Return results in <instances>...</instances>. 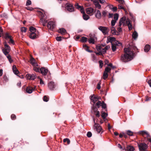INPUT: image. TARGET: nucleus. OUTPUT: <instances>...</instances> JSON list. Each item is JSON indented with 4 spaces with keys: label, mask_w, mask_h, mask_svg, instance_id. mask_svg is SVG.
Returning <instances> with one entry per match:
<instances>
[{
    "label": "nucleus",
    "mask_w": 151,
    "mask_h": 151,
    "mask_svg": "<svg viewBox=\"0 0 151 151\" xmlns=\"http://www.w3.org/2000/svg\"><path fill=\"white\" fill-rule=\"evenodd\" d=\"M133 52L129 48L124 49V53L121 56V60L123 62H127L130 61L133 58Z\"/></svg>",
    "instance_id": "obj_1"
},
{
    "label": "nucleus",
    "mask_w": 151,
    "mask_h": 151,
    "mask_svg": "<svg viewBox=\"0 0 151 151\" xmlns=\"http://www.w3.org/2000/svg\"><path fill=\"white\" fill-rule=\"evenodd\" d=\"M39 14L41 16L40 23L42 24V25L45 26L47 22V16L45 13L44 14L41 12H39Z\"/></svg>",
    "instance_id": "obj_2"
},
{
    "label": "nucleus",
    "mask_w": 151,
    "mask_h": 151,
    "mask_svg": "<svg viewBox=\"0 0 151 151\" xmlns=\"http://www.w3.org/2000/svg\"><path fill=\"white\" fill-rule=\"evenodd\" d=\"M93 121L94 124L93 127V129L97 132L98 133H101V134L103 131H102V129L101 127L100 126L99 124L95 123V121L94 119H93Z\"/></svg>",
    "instance_id": "obj_3"
},
{
    "label": "nucleus",
    "mask_w": 151,
    "mask_h": 151,
    "mask_svg": "<svg viewBox=\"0 0 151 151\" xmlns=\"http://www.w3.org/2000/svg\"><path fill=\"white\" fill-rule=\"evenodd\" d=\"M98 29L104 35L107 34L109 31V28L106 27L100 26L98 27Z\"/></svg>",
    "instance_id": "obj_4"
},
{
    "label": "nucleus",
    "mask_w": 151,
    "mask_h": 151,
    "mask_svg": "<svg viewBox=\"0 0 151 151\" xmlns=\"http://www.w3.org/2000/svg\"><path fill=\"white\" fill-rule=\"evenodd\" d=\"M138 146L140 151H148L147 149V145L145 143H142L138 144Z\"/></svg>",
    "instance_id": "obj_5"
},
{
    "label": "nucleus",
    "mask_w": 151,
    "mask_h": 151,
    "mask_svg": "<svg viewBox=\"0 0 151 151\" xmlns=\"http://www.w3.org/2000/svg\"><path fill=\"white\" fill-rule=\"evenodd\" d=\"M4 48L3 50V51L5 55H7L10 52V47L5 42L4 43Z\"/></svg>",
    "instance_id": "obj_6"
},
{
    "label": "nucleus",
    "mask_w": 151,
    "mask_h": 151,
    "mask_svg": "<svg viewBox=\"0 0 151 151\" xmlns=\"http://www.w3.org/2000/svg\"><path fill=\"white\" fill-rule=\"evenodd\" d=\"M56 26V24L55 22L53 21H50L48 22L47 24L48 28L52 30Z\"/></svg>",
    "instance_id": "obj_7"
},
{
    "label": "nucleus",
    "mask_w": 151,
    "mask_h": 151,
    "mask_svg": "<svg viewBox=\"0 0 151 151\" xmlns=\"http://www.w3.org/2000/svg\"><path fill=\"white\" fill-rule=\"evenodd\" d=\"M129 21V20H126V17H123L121 19L119 22V26L121 27V25H122L123 26L127 25L126 21Z\"/></svg>",
    "instance_id": "obj_8"
},
{
    "label": "nucleus",
    "mask_w": 151,
    "mask_h": 151,
    "mask_svg": "<svg viewBox=\"0 0 151 151\" xmlns=\"http://www.w3.org/2000/svg\"><path fill=\"white\" fill-rule=\"evenodd\" d=\"M39 34L38 31H36V32H35L30 33L29 36L31 39H34L38 37Z\"/></svg>",
    "instance_id": "obj_9"
},
{
    "label": "nucleus",
    "mask_w": 151,
    "mask_h": 151,
    "mask_svg": "<svg viewBox=\"0 0 151 151\" xmlns=\"http://www.w3.org/2000/svg\"><path fill=\"white\" fill-rule=\"evenodd\" d=\"M139 134L142 135L143 136L145 137L146 136V137H147V139L150 137V136L149 133L146 131H140L139 132Z\"/></svg>",
    "instance_id": "obj_10"
},
{
    "label": "nucleus",
    "mask_w": 151,
    "mask_h": 151,
    "mask_svg": "<svg viewBox=\"0 0 151 151\" xmlns=\"http://www.w3.org/2000/svg\"><path fill=\"white\" fill-rule=\"evenodd\" d=\"M48 71V69L44 67H42L40 68V72L43 75H47Z\"/></svg>",
    "instance_id": "obj_11"
},
{
    "label": "nucleus",
    "mask_w": 151,
    "mask_h": 151,
    "mask_svg": "<svg viewBox=\"0 0 151 151\" xmlns=\"http://www.w3.org/2000/svg\"><path fill=\"white\" fill-rule=\"evenodd\" d=\"M66 8L69 12H72L74 11V7L73 5L71 4H68Z\"/></svg>",
    "instance_id": "obj_12"
},
{
    "label": "nucleus",
    "mask_w": 151,
    "mask_h": 151,
    "mask_svg": "<svg viewBox=\"0 0 151 151\" xmlns=\"http://www.w3.org/2000/svg\"><path fill=\"white\" fill-rule=\"evenodd\" d=\"M90 98L91 101L93 102L94 103H95L96 101H97L99 99L98 96L94 95H93L91 96Z\"/></svg>",
    "instance_id": "obj_13"
},
{
    "label": "nucleus",
    "mask_w": 151,
    "mask_h": 151,
    "mask_svg": "<svg viewBox=\"0 0 151 151\" xmlns=\"http://www.w3.org/2000/svg\"><path fill=\"white\" fill-rule=\"evenodd\" d=\"M35 87L28 86L27 87L26 91L27 93H32L33 91L35 90Z\"/></svg>",
    "instance_id": "obj_14"
},
{
    "label": "nucleus",
    "mask_w": 151,
    "mask_h": 151,
    "mask_svg": "<svg viewBox=\"0 0 151 151\" xmlns=\"http://www.w3.org/2000/svg\"><path fill=\"white\" fill-rule=\"evenodd\" d=\"M30 62L33 66H38V64L36 62L35 60L33 57H31L30 59Z\"/></svg>",
    "instance_id": "obj_15"
},
{
    "label": "nucleus",
    "mask_w": 151,
    "mask_h": 151,
    "mask_svg": "<svg viewBox=\"0 0 151 151\" xmlns=\"http://www.w3.org/2000/svg\"><path fill=\"white\" fill-rule=\"evenodd\" d=\"M26 76L29 79L34 80L37 77L36 75L35 74H27L26 75Z\"/></svg>",
    "instance_id": "obj_16"
},
{
    "label": "nucleus",
    "mask_w": 151,
    "mask_h": 151,
    "mask_svg": "<svg viewBox=\"0 0 151 151\" xmlns=\"http://www.w3.org/2000/svg\"><path fill=\"white\" fill-rule=\"evenodd\" d=\"M58 32L62 35H65L67 33L66 30L64 28H61L58 30Z\"/></svg>",
    "instance_id": "obj_17"
},
{
    "label": "nucleus",
    "mask_w": 151,
    "mask_h": 151,
    "mask_svg": "<svg viewBox=\"0 0 151 151\" xmlns=\"http://www.w3.org/2000/svg\"><path fill=\"white\" fill-rule=\"evenodd\" d=\"M95 17L98 19H100L101 17V15L100 11L97 10L95 14Z\"/></svg>",
    "instance_id": "obj_18"
},
{
    "label": "nucleus",
    "mask_w": 151,
    "mask_h": 151,
    "mask_svg": "<svg viewBox=\"0 0 151 151\" xmlns=\"http://www.w3.org/2000/svg\"><path fill=\"white\" fill-rule=\"evenodd\" d=\"M12 70L14 73L16 75H17L19 73V71L16 68V67L15 65H14L12 67Z\"/></svg>",
    "instance_id": "obj_19"
},
{
    "label": "nucleus",
    "mask_w": 151,
    "mask_h": 151,
    "mask_svg": "<svg viewBox=\"0 0 151 151\" xmlns=\"http://www.w3.org/2000/svg\"><path fill=\"white\" fill-rule=\"evenodd\" d=\"M86 11L87 14H90L93 13L94 10L92 8L90 7L86 9Z\"/></svg>",
    "instance_id": "obj_20"
},
{
    "label": "nucleus",
    "mask_w": 151,
    "mask_h": 151,
    "mask_svg": "<svg viewBox=\"0 0 151 151\" xmlns=\"http://www.w3.org/2000/svg\"><path fill=\"white\" fill-rule=\"evenodd\" d=\"M48 86L50 90H52L54 88L55 85L54 82H50L48 84Z\"/></svg>",
    "instance_id": "obj_21"
},
{
    "label": "nucleus",
    "mask_w": 151,
    "mask_h": 151,
    "mask_svg": "<svg viewBox=\"0 0 151 151\" xmlns=\"http://www.w3.org/2000/svg\"><path fill=\"white\" fill-rule=\"evenodd\" d=\"M134 149L133 147L132 146H127L126 148V151H134Z\"/></svg>",
    "instance_id": "obj_22"
},
{
    "label": "nucleus",
    "mask_w": 151,
    "mask_h": 151,
    "mask_svg": "<svg viewBox=\"0 0 151 151\" xmlns=\"http://www.w3.org/2000/svg\"><path fill=\"white\" fill-rule=\"evenodd\" d=\"M115 40L116 39L114 37H110L109 38H108L106 42L107 43L109 42L112 43L113 42H114Z\"/></svg>",
    "instance_id": "obj_23"
},
{
    "label": "nucleus",
    "mask_w": 151,
    "mask_h": 151,
    "mask_svg": "<svg viewBox=\"0 0 151 151\" xmlns=\"http://www.w3.org/2000/svg\"><path fill=\"white\" fill-rule=\"evenodd\" d=\"M150 49V46L149 45H146L144 48V51L146 52H147Z\"/></svg>",
    "instance_id": "obj_24"
},
{
    "label": "nucleus",
    "mask_w": 151,
    "mask_h": 151,
    "mask_svg": "<svg viewBox=\"0 0 151 151\" xmlns=\"http://www.w3.org/2000/svg\"><path fill=\"white\" fill-rule=\"evenodd\" d=\"M94 4L96 8L98 9H100L101 8V5L98 1H94Z\"/></svg>",
    "instance_id": "obj_25"
},
{
    "label": "nucleus",
    "mask_w": 151,
    "mask_h": 151,
    "mask_svg": "<svg viewBox=\"0 0 151 151\" xmlns=\"http://www.w3.org/2000/svg\"><path fill=\"white\" fill-rule=\"evenodd\" d=\"M127 25L129 29V30H131L132 29V25L130 22V21H127L126 22Z\"/></svg>",
    "instance_id": "obj_26"
},
{
    "label": "nucleus",
    "mask_w": 151,
    "mask_h": 151,
    "mask_svg": "<svg viewBox=\"0 0 151 151\" xmlns=\"http://www.w3.org/2000/svg\"><path fill=\"white\" fill-rule=\"evenodd\" d=\"M138 36V34L136 31L134 32L132 35L133 38L134 40H135L137 37Z\"/></svg>",
    "instance_id": "obj_27"
},
{
    "label": "nucleus",
    "mask_w": 151,
    "mask_h": 151,
    "mask_svg": "<svg viewBox=\"0 0 151 151\" xmlns=\"http://www.w3.org/2000/svg\"><path fill=\"white\" fill-rule=\"evenodd\" d=\"M29 30L30 32V33L35 32H36V31H38L35 28L32 27H30Z\"/></svg>",
    "instance_id": "obj_28"
},
{
    "label": "nucleus",
    "mask_w": 151,
    "mask_h": 151,
    "mask_svg": "<svg viewBox=\"0 0 151 151\" xmlns=\"http://www.w3.org/2000/svg\"><path fill=\"white\" fill-rule=\"evenodd\" d=\"M111 32L113 35H116V30L113 27H112L111 28Z\"/></svg>",
    "instance_id": "obj_29"
},
{
    "label": "nucleus",
    "mask_w": 151,
    "mask_h": 151,
    "mask_svg": "<svg viewBox=\"0 0 151 151\" xmlns=\"http://www.w3.org/2000/svg\"><path fill=\"white\" fill-rule=\"evenodd\" d=\"M83 19L85 20H87L90 18L88 15L86 14L85 13L83 14Z\"/></svg>",
    "instance_id": "obj_30"
},
{
    "label": "nucleus",
    "mask_w": 151,
    "mask_h": 151,
    "mask_svg": "<svg viewBox=\"0 0 151 151\" xmlns=\"http://www.w3.org/2000/svg\"><path fill=\"white\" fill-rule=\"evenodd\" d=\"M108 75L107 73L104 72L103 75V78L104 80H106L108 77Z\"/></svg>",
    "instance_id": "obj_31"
},
{
    "label": "nucleus",
    "mask_w": 151,
    "mask_h": 151,
    "mask_svg": "<svg viewBox=\"0 0 151 151\" xmlns=\"http://www.w3.org/2000/svg\"><path fill=\"white\" fill-rule=\"evenodd\" d=\"M113 45H115L121 46L122 45V43L119 42L118 41L115 40L114 42Z\"/></svg>",
    "instance_id": "obj_32"
},
{
    "label": "nucleus",
    "mask_w": 151,
    "mask_h": 151,
    "mask_svg": "<svg viewBox=\"0 0 151 151\" xmlns=\"http://www.w3.org/2000/svg\"><path fill=\"white\" fill-rule=\"evenodd\" d=\"M87 38L85 37H82L81 39V41L83 42H86L87 41Z\"/></svg>",
    "instance_id": "obj_33"
},
{
    "label": "nucleus",
    "mask_w": 151,
    "mask_h": 151,
    "mask_svg": "<svg viewBox=\"0 0 151 151\" xmlns=\"http://www.w3.org/2000/svg\"><path fill=\"white\" fill-rule=\"evenodd\" d=\"M34 68H33V70L35 72H40V69L38 68H37V66H33Z\"/></svg>",
    "instance_id": "obj_34"
},
{
    "label": "nucleus",
    "mask_w": 151,
    "mask_h": 151,
    "mask_svg": "<svg viewBox=\"0 0 151 151\" xmlns=\"http://www.w3.org/2000/svg\"><path fill=\"white\" fill-rule=\"evenodd\" d=\"M88 42L90 43L94 44L95 43L94 39L93 38H90L88 39Z\"/></svg>",
    "instance_id": "obj_35"
},
{
    "label": "nucleus",
    "mask_w": 151,
    "mask_h": 151,
    "mask_svg": "<svg viewBox=\"0 0 151 151\" xmlns=\"http://www.w3.org/2000/svg\"><path fill=\"white\" fill-rule=\"evenodd\" d=\"M63 142H66L67 144L68 145L70 144V139L68 138H65L63 139Z\"/></svg>",
    "instance_id": "obj_36"
},
{
    "label": "nucleus",
    "mask_w": 151,
    "mask_h": 151,
    "mask_svg": "<svg viewBox=\"0 0 151 151\" xmlns=\"http://www.w3.org/2000/svg\"><path fill=\"white\" fill-rule=\"evenodd\" d=\"M101 116L103 119H105L107 116V114L105 112H104L102 113Z\"/></svg>",
    "instance_id": "obj_37"
},
{
    "label": "nucleus",
    "mask_w": 151,
    "mask_h": 151,
    "mask_svg": "<svg viewBox=\"0 0 151 151\" xmlns=\"http://www.w3.org/2000/svg\"><path fill=\"white\" fill-rule=\"evenodd\" d=\"M11 37L12 36L11 35H9L8 33H6L5 36V38L6 39H10L11 38Z\"/></svg>",
    "instance_id": "obj_38"
},
{
    "label": "nucleus",
    "mask_w": 151,
    "mask_h": 151,
    "mask_svg": "<svg viewBox=\"0 0 151 151\" xmlns=\"http://www.w3.org/2000/svg\"><path fill=\"white\" fill-rule=\"evenodd\" d=\"M119 17L118 14H115L114 16V20L117 21Z\"/></svg>",
    "instance_id": "obj_39"
},
{
    "label": "nucleus",
    "mask_w": 151,
    "mask_h": 151,
    "mask_svg": "<svg viewBox=\"0 0 151 151\" xmlns=\"http://www.w3.org/2000/svg\"><path fill=\"white\" fill-rule=\"evenodd\" d=\"M111 68L108 67H106V68L104 72L108 73H110L111 70Z\"/></svg>",
    "instance_id": "obj_40"
},
{
    "label": "nucleus",
    "mask_w": 151,
    "mask_h": 151,
    "mask_svg": "<svg viewBox=\"0 0 151 151\" xmlns=\"http://www.w3.org/2000/svg\"><path fill=\"white\" fill-rule=\"evenodd\" d=\"M49 98L46 96H44L43 98V100L44 101L47 102L49 101Z\"/></svg>",
    "instance_id": "obj_41"
},
{
    "label": "nucleus",
    "mask_w": 151,
    "mask_h": 151,
    "mask_svg": "<svg viewBox=\"0 0 151 151\" xmlns=\"http://www.w3.org/2000/svg\"><path fill=\"white\" fill-rule=\"evenodd\" d=\"M111 48L113 52L115 51L116 49V45H113L112 43V44Z\"/></svg>",
    "instance_id": "obj_42"
},
{
    "label": "nucleus",
    "mask_w": 151,
    "mask_h": 151,
    "mask_svg": "<svg viewBox=\"0 0 151 151\" xmlns=\"http://www.w3.org/2000/svg\"><path fill=\"white\" fill-rule=\"evenodd\" d=\"M127 134L129 136H132L133 134V132L130 130H128L127 132Z\"/></svg>",
    "instance_id": "obj_43"
},
{
    "label": "nucleus",
    "mask_w": 151,
    "mask_h": 151,
    "mask_svg": "<svg viewBox=\"0 0 151 151\" xmlns=\"http://www.w3.org/2000/svg\"><path fill=\"white\" fill-rule=\"evenodd\" d=\"M99 67L100 68H102L103 65V63L102 60H100L99 61Z\"/></svg>",
    "instance_id": "obj_44"
},
{
    "label": "nucleus",
    "mask_w": 151,
    "mask_h": 151,
    "mask_svg": "<svg viewBox=\"0 0 151 151\" xmlns=\"http://www.w3.org/2000/svg\"><path fill=\"white\" fill-rule=\"evenodd\" d=\"M32 4L31 1L30 0H27L26 2V6H28L31 5Z\"/></svg>",
    "instance_id": "obj_45"
},
{
    "label": "nucleus",
    "mask_w": 151,
    "mask_h": 151,
    "mask_svg": "<svg viewBox=\"0 0 151 151\" xmlns=\"http://www.w3.org/2000/svg\"><path fill=\"white\" fill-rule=\"evenodd\" d=\"M91 56L92 57V59L93 61H96V58L95 56V55L94 54H92Z\"/></svg>",
    "instance_id": "obj_46"
},
{
    "label": "nucleus",
    "mask_w": 151,
    "mask_h": 151,
    "mask_svg": "<svg viewBox=\"0 0 151 151\" xmlns=\"http://www.w3.org/2000/svg\"><path fill=\"white\" fill-rule=\"evenodd\" d=\"M27 28L25 27H22L21 28V31L22 32H25L27 31Z\"/></svg>",
    "instance_id": "obj_47"
},
{
    "label": "nucleus",
    "mask_w": 151,
    "mask_h": 151,
    "mask_svg": "<svg viewBox=\"0 0 151 151\" xmlns=\"http://www.w3.org/2000/svg\"><path fill=\"white\" fill-rule=\"evenodd\" d=\"M101 106H102V108H104V109H105L106 108V105L104 101H102V102Z\"/></svg>",
    "instance_id": "obj_48"
},
{
    "label": "nucleus",
    "mask_w": 151,
    "mask_h": 151,
    "mask_svg": "<svg viewBox=\"0 0 151 151\" xmlns=\"http://www.w3.org/2000/svg\"><path fill=\"white\" fill-rule=\"evenodd\" d=\"M7 57L8 59L9 62L10 63H11L12 62L13 60H12V59L11 58V57L10 55H8L7 56Z\"/></svg>",
    "instance_id": "obj_49"
},
{
    "label": "nucleus",
    "mask_w": 151,
    "mask_h": 151,
    "mask_svg": "<svg viewBox=\"0 0 151 151\" xmlns=\"http://www.w3.org/2000/svg\"><path fill=\"white\" fill-rule=\"evenodd\" d=\"M102 103L100 101H98L97 102L96 104V105L97 106L98 108L101 105Z\"/></svg>",
    "instance_id": "obj_50"
},
{
    "label": "nucleus",
    "mask_w": 151,
    "mask_h": 151,
    "mask_svg": "<svg viewBox=\"0 0 151 151\" xmlns=\"http://www.w3.org/2000/svg\"><path fill=\"white\" fill-rule=\"evenodd\" d=\"M16 116L14 114H12L11 115V118L12 120H15L16 119Z\"/></svg>",
    "instance_id": "obj_51"
},
{
    "label": "nucleus",
    "mask_w": 151,
    "mask_h": 151,
    "mask_svg": "<svg viewBox=\"0 0 151 151\" xmlns=\"http://www.w3.org/2000/svg\"><path fill=\"white\" fill-rule=\"evenodd\" d=\"M9 44H12L13 45H14V41L12 39V38H11L10 39V40L9 41Z\"/></svg>",
    "instance_id": "obj_52"
},
{
    "label": "nucleus",
    "mask_w": 151,
    "mask_h": 151,
    "mask_svg": "<svg viewBox=\"0 0 151 151\" xmlns=\"http://www.w3.org/2000/svg\"><path fill=\"white\" fill-rule=\"evenodd\" d=\"M80 11L83 14L85 13L84 11V9L83 7H81V9H80Z\"/></svg>",
    "instance_id": "obj_53"
},
{
    "label": "nucleus",
    "mask_w": 151,
    "mask_h": 151,
    "mask_svg": "<svg viewBox=\"0 0 151 151\" xmlns=\"http://www.w3.org/2000/svg\"><path fill=\"white\" fill-rule=\"evenodd\" d=\"M87 136L88 137H90L92 136V133L90 132H88L87 134Z\"/></svg>",
    "instance_id": "obj_54"
},
{
    "label": "nucleus",
    "mask_w": 151,
    "mask_h": 151,
    "mask_svg": "<svg viewBox=\"0 0 151 151\" xmlns=\"http://www.w3.org/2000/svg\"><path fill=\"white\" fill-rule=\"evenodd\" d=\"M95 114L97 117H99L100 116V112L99 111H97L95 112Z\"/></svg>",
    "instance_id": "obj_55"
},
{
    "label": "nucleus",
    "mask_w": 151,
    "mask_h": 151,
    "mask_svg": "<svg viewBox=\"0 0 151 151\" xmlns=\"http://www.w3.org/2000/svg\"><path fill=\"white\" fill-rule=\"evenodd\" d=\"M107 14V12L106 11H104L102 12V16L105 17Z\"/></svg>",
    "instance_id": "obj_56"
},
{
    "label": "nucleus",
    "mask_w": 151,
    "mask_h": 151,
    "mask_svg": "<svg viewBox=\"0 0 151 151\" xmlns=\"http://www.w3.org/2000/svg\"><path fill=\"white\" fill-rule=\"evenodd\" d=\"M116 21L115 20L112 19L111 21V25L113 26H114L116 23Z\"/></svg>",
    "instance_id": "obj_57"
},
{
    "label": "nucleus",
    "mask_w": 151,
    "mask_h": 151,
    "mask_svg": "<svg viewBox=\"0 0 151 151\" xmlns=\"http://www.w3.org/2000/svg\"><path fill=\"white\" fill-rule=\"evenodd\" d=\"M25 8L27 10L31 11H32L34 9L32 7H26Z\"/></svg>",
    "instance_id": "obj_58"
},
{
    "label": "nucleus",
    "mask_w": 151,
    "mask_h": 151,
    "mask_svg": "<svg viewBox=\"0 0 151 151\" xmlns=\"http://www.w3.org/2000/svg\"><path fill=\"white\" fill-rule=\"evenodd\" d=\"M62 37H56V40L58 41H60L61 40Z\"/></svg>",
    "instance_id": "obj_59"
},
{
    "label": "nucleus",
    "mask_w": 151,
    "mask_h": 151,
    "mask_svg": "<svg viewBox=\"0 0 151 151\" xmlns=\"http://www.w3.org/2000/svg\"><path fill=\"white\" fill-rule=\"evenodd\" d=\"M106 50L104 48H102L101 51V52L102 54H104L106 52Z\"/></svg>",
    "instance_id": "obj_60"
},
{
    "label": "nucleus",
    "mask_w": 151,
    "mask_h": 151,
    "mask_svg": "<svg viewBox=\"0 0 151 151\" xmlns=\"http://www.w3.org/2000/svg\"><path fill=\"white\" fill-rule=\"evenodd\" d=\"M75 6L76 8L78 9H81V7H83L82 6H81L79 5L78 4H76Z\"/></svg>",
    "instance_id": "obj_61"
},
{
    "label": "nucleus",
    "mask_w": 151,
    "mask_h": 151,
    "mask_svg": "<svg viewBox=\"0 0 151 151\" xmlns=\"http://www.w3.org/2000/svg\"><path fill=\"white\" fill-rule=\"evenodd\" d=\"M118 8L119 9H124V7L121 4L119 5Z\"/></svg>",
    "instance_id": "obj_62"
},
{
    "label": "nucleus",
    "mask_w": 151,
    "mask_h": 151,
    "mask_svg": "<svg viewBox=\"0 0 151 151\" xmlns=\"http://www.w3.org/2000/svg\"><path fill=\"white\" fill-rule=\"evenodd\" d=\"M116 1H118L121 4H123L124 3V0H116Z\"/></svg>",
    "instance_id": "obj_63"
},
{
    "label": "nucleus",
    "mask_w": 151,
    "mask_h": 151,
    "mask_svg": "<svg viewBox=\"0 0 151 151\" xmlns=\"http://www.w3.org/2000/svg\"><path fill=\"white\" fill-rule=\"evenodd\" d=\"M92 109L94 113L96 112L97 111H98L97 109L95 106H93Z\"/></svg>",
    "instance_id": "obj_64"
}]
</instances>
